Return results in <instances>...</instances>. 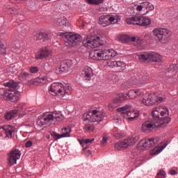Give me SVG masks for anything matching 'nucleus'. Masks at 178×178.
<instances>
[{"label": "nucleus", "instance_id": "27", "mask_svg": "<svg viewBox=\"0 0 178 178\" xmlns=\"http://www.w3.org/2000/svg\"><path fill=\"white\" fill-rule=\"evenodd\" d=\"M127 93H119L117 95L116 97L113 99L114 102L117 104H122L123 101H126L127 99Z\"/></svg>", "mask_w": 178, "mask_h": 178}, {"label": "nucleus", "instance_id": "38", "mask_svg": "<svg viewBox=\"0 0 178 178\" xmlns=\"http://www.w3.org/2000/svg\"><path fill=\"white\" fill-rule=\"evenodd\" d=\"M70 133H72V129L70 128H64L62 129L61 137L65 138L66 137H70Z\"/></svg>", "mask_w": 178, "mask_h": 178}, {"label": "nucleus", "instance_id": "3", "mask_svg": "<svg viewBox=\"0 0 178 178\" xmlns=\"http://www.w3.org/2000/svg\"><path fill=\"white\" fill-rule=\"evenodd\" d=\"M4 87H8L9 89H6L3 92V97L6 98L8 101L11 102H16V101H19V88H20V86L17 82H15L14 81H10L7 83H3Z\"/></svg>", "mask_w": 178, "mask_h": 178}, {"label": "nucleus", "instance_id": "32", "mask_svg": "<svg viewBox=\"0 0 178 178\" xmlns=\"http://www.w3.org/2000/svg\"><path fill=\"white\" fill-rule=\"evenodd\" d=\"M165 148H166V145L163 146H157L150 152V155H158V154H161V152H162Z\"/></svg>", "mask_w": 178, "mask_h": 178}, {"label": "nucleus", "instance_id": "31", "mask_svg": "<svg viewBox=\"0 0 178 178\" xmlns=\"http://www.w3.org/2000/svg\"><path fill=\"white\" fill-rule=\"evenodd\" d=\"M95 139H78L79 143L81 145V147L83 148H87V146L90 144H92V141H94Z\"/></svg>", "mask_w": 178, "mask_h": 178}, {"label": "nucleus", "instance_id": "15", "mask_svg": "<svg viewBox=\"0 0 178 178\" xmlns=\"http://www.w3.org/2000/svg\"><path fill=\"white\" fill-rule=\"evenodd\" d=\"M15 135V128L10 125L0 127V138H12Z\"/></svg>", "mask_w": 178, "mask_h": 178}, {"label": "nucleus", "instance_id": "35", "mask_svg": "<svg viewBox=\"0 0 178 178\" xmlns=\"http://www.w3.org/2000/svg\"><path fill=\"white\" fill-rule=\"evenodd\" d=\"M18 110H12L7 112L5 115V119L6 120H10L13 118L15 117V115H17Z\"/></svg>", "mask_w": 178, "mask_h": 178}, {"label": "nucleus", "instance_id": "58", "mask_svg": "<svg viewBox=\"0 0 178 178\" xmlns=\"http://www.w3.org/2000/svg\"><path fill=\"white\" fill-rule=\"evenodd\" d=\"M8 72H10V73H16V70L13 67H10L8 68Z\"/></svg>", "mask_w": 178, "mask_h": 178}, {"label": "nucleus", "instance_id": "44", "mask_svg": "<svg viewBox=\"0 0 178 178\" xmlns=\"http://www.w3.org/2000/svg\"><path fill=\"white\" fill-rule=\"evenodd\" d=\"M120 41H121V42H129L130 36H129L128 35H122L120 37Z\"/></svg>", "mask_w": 178, "mask_h": 178}, {"label": "nucleus", "instance_id": "60", "mask_svg": "<svg viewBox=\"0 0 178 178\" xmlns=\"http://www.w3.org/2000/svg\"><path fill=\"white\" fill-rule=\"evenodd\" d=\"M130 41H131V42H137V38H136V36H132L130 38Z\"/></svg>", "mask_w": 178, "mask_h": 178}, {"label": "nucleus", "instance_id": "41", "mask_svg": "<svg viewBox=\"0 0 178 178\" xmlns=\"http://www.w3.org/2000/svg\"><path fill=\"white\" fill-rule=\"evenodd\" d=\"M115 67H119L120 70H124V67H126V63L120 60L115 61Z\"/></svg>", "mask_w": 178, "mask_h": 178}, {"label": "nucleus", "instance_id": "23", "mask_svg": "<svg viewBox=\"0 0 178 178\" xmlns=\"http://www.w3.org/2000/svg\"><path fill=\"white\" fill-rule=\"evenodd\" d=\"M92 76H94V73L92 69L90 67H86L81 72V77H83V79H91Z\"/></svg>", "mask_w": 178, "mask_h": 178}, {"label": "nucleus", "instance_id": "33", "mask_svg": "<svg viewBox=\"0 0 178 178\" xmlns=\"http://www.w3.org/2000/svg\"><path fill=\"white\" fill-rule=\"evenodd\" d=\"M138 147L142 151H145V149H149V146H148V143H147V140L145 139H143L138 144Z\"/></svg>", "mask_w": 178, "mask_h": 178}, {"label": "nucleus", "instance_id": "54", "mask_svg": "<svg viewBox=\"0 0 178 178\" xmlns=\"http://www.w3.org/2000/svg\"><path fill=\"white\" fill-rule=\"evenodd\" d=\"M106 143H108V137L104 136L101 143V145L102 147H105V145H106Z\"/></svg>", "mask_w": 178, "mask_h": 178}, {"label": "nucleus", "instance_id": "52", "mask_svg": "<svg viewBox=\"0 0 178 178\" xmlns=\"http://www.w3.org/2000/svg\"><path fill=\"white\" fill-rule=\"evenodd\" d=\"M135 6L136 7V10L138 12H141L143 9H144V4L143 2L140 3V5H136Z\"/></svg>", "mask_w": 178, "mask_h": 178}, {"label": "nucleus", "instance_id": "56", "mask_svg": "<svg viewBox=\"0 0 178 178\" xmlns=\"http://www.w3.org/2000/svg\"><path fill=\"white\" fill-rule=\"evenodd\" d=\"M33 145V142H31V140L28 141L25 147L26 148H30V147H31Z\"/></svg>", "mask_w": 178, "mask_h": 178}, {"label": "nucleus", "instance_id": "63", "mask_svg": "<svg viewBox=\"0 0 178 178\" xmlns=\"http://www.w3.org/2000/svg\"><path fill=\"white\" fill-rule=\"evenodd\" d=\"M44 1H51V0H44Z\"/></svg>", "mask_w": 178, "mask_h": 178}, {"label": "nucleus", "instance_id": "29", "mask_svg": "<svg viewBox=\"0 0 178 178\" xmlns=\"http://www.w3.org/2000/svg\"><path fill=\"white\" fill-rule=\"evenodd\" d=\"M150 55H151V53L145 52V53H142L139 54L138 56L140 62H149Z\"/></svg>", "mask_w": 178, "mask_h": 178}, {"label": "nucleus", "instance_id": "36", "mask_svg": "<svg viewBox=\"0 0 178 178\" xmlns=\"http://www.w3.org/2000/svg\"><path fill=\"white\" fill-rule=\"evenodd\" d=\"M143 9H147V11L146 12V14L148 13L150 10H154L155 9V7L152 3H149V1H145L143 2Z\"/></svg>", "mask_w": 178, "mask_h": 178}, {"label": "nucleus", "instance_id": "37", "mask_svg": "<svg viewBox=\"0 0 178 178\" xmlns=\"http://www.w3.org/2000/svg\"><path fill=\"white\" fill-rule=\"evenodd\" d=\"M94 122H85L83 123L85 127H84V130L86 131H94Z\"/></svg>", "mask_w": 178, "mask_h": 178}, {"label": "nucleus", "instance_id": "12", "mask_svg": "<svg viewBox=\"0 0 178 178\" xmlns=\"http://www.w3.org/2000/svg\"><path fill=\"white\" fill-rule=\"evenodd\" d=\"M72 67H73V60L70 59L63 60L56 67V73L57 74L67 73Z\"/></svg>", "mask_w": 178, "mask_h": 178}, {"label": "nucleus", "instance_id": "8", "mask_svg": "<svg viewBox=\"0 0 178 178\" xmlns=\"http://www.w3.org/2000/svg\"><path fill=\"white\" fill-rule=\"evenodd\" d=\"M83 44L86 48H98L101 45V38L92 31L88 34L87 38L83 40Z\"/></svg>", "mask_w": 178, "mask_h": 178}, {"label": "nucleus", "instance_id": "62", "mask_svg": "<svg viewBox=\"0 0 178 178\" xmlns=\"http://www.w3.org/2000/svg\"><path fill=\"white\" fill-rule=\"evenodd\" d=\"M46 137L47 138L49 139V135H47Z\"/></svg>", "mask_w": 178, "mask_h": 178}, {"label": "nucleus", "instance_id": "50", "mask_svg": "<svg viewBox=\"0 0 178 178\" xmlns=\"http://www.w3.org/2000/svg\"><path fill=\"white\" fill-rule=\"evenodd\" d=\"M24 106H25L24 103H19V104L15 106L16 109L15 111H17V113H18L20 109H24Z\"/></svg>", "mask_w": 178, "mask_h": 178}, {"label": "nucleus", "instance_id": "24", "mask_svg": "<svg viewBox=\"0 0 178 178\" xmlns=\"http://www.w3.org/2000/svg\"><path fill=\"white\" fill-rule=\"evenodd\" d=\"M162 60V56H161L159 54L155 52L150 53L149 62H157L158 63H161Z\"/></svg>", "mask_w": 178, "mask_h": 178}, {"label": "nucleus", "instance_id": "25", "mask_svg": "<svg viewBox=\"0 0 178 178\" xmlns=\"http://www.w3.org/2000/svg\"><path fill=\"white\" fill-rule=\"evenodd\" d=\"M56 24L60 27H67L69 26V20L65 17H59L56 20Z\"/></svg>", "mask_w": 178, "mask_h": 178}, {"label": "nucleus", "instance_id": "34", "mask_svg": "<svg viewBox=\"0 0 178 178\" xmlns=\"http://www.w3.org/2000/svg\"><path fill=\"white\" fill-rule=\"evenodd\" d=\"M83 123H88V122H92V111L89 113H85L83 115Z\"/></svg>", "mask_w": 178, "mask_h": 178}, {"label": "nucleus", "instance_id": "39", "mask_svg": "<svg viewBox=\"0 0 178 178\" xmlns=\"http://www.w3.org/2000/svg\"><path fill=\"white\" fill-rule=\"evenodd\" d=\"M52 113L53 115V120H57V122H61L63 119V116L61 113H58V111H54Z\"/></svg>", "mask_w": 178, "mask_h": 178}, {"label": "nucleus", "instance_id": "51", "mask_svg": "<svg viewBox=\"0 0 178 178\" xmlns=\"http://www.w3.org/2000/svg\"><path fill=\"white\" fill-rule=\"evenodd\" d=\"M38 67H31L29 68L30 73L34 74V73H38L39 72Z\"/></svg>", "mask_w": 178, "mask_h": 178}, {"label": "nucleus", "instance_id": "22", "mask_svg": "<svg viewBox=\"0 0 178 178\" xmlns=\"http://www.w3.org/2000/svg\"><path fill=\"white\" fill-rule=\"evenodd\" d=\"M144 83V79H143V77L140 78H136L133 79H129L127 84H129L128 87L130 88L131 87H134V86H141Z\"/></svg>", "mask_w": 178, "mask_h": 178}, {"label": "nucleus", "instance_id": "42", "mask_svg": "<svg viewBox=\"0 0 178 178\" xmlns=\"http://www.w3.org/2000/svg\"><path fill=\"white\" fill-rule=\"evenodd\" d=\"M90 5H101L104 3V0H85Z\"/></svg>", "mask_w": 178, "mask_h": 178}, {"label": "nucleus", "instance_id": "30", "mask_svg": "<svg viewBox=\"0 0 178 178\" xmlns=\"http://www.w3.org/2000/svg\"><path fill=\"white\" fill-rule=\"evenodd\" d=\"M146 144H147L148 147L151 148V147H154L155 145L159 143V138H151L149 139H145Z\"/></svg>", "mask_w": 178, "mask_h": 178}, {"label": "nucleus", "instance_id": "57", "mask_svg": "<svg viewBox=\"0 0 178 178\" xmlns=\"http://www.w3.org/2000/svg\"><path fill=\"white\" fill-rule=\"evenodd\" d=\"M114 122L118 123V124H122V120L119 118H117L114 119Z\"/></svg>", "mask_w": 178, "mask_h": 178}, {"label": "nucleus", "instance_id": "5", "mask_svg": "<svg viewBox=\"0 0 178 178\" xmlns=\"http://www.w3.org/2000/svg\"><path fill=\"white\" fill-rule=\"evenodd\" d=\"M152 34L156 42L160 44H168L170 40V30L166 28H155Z\"/></svg>", "mask_w": 178, "mask_h": 178}, {"label": "nucleus", "instance_id": "40", "mask_svg": "<svg viewBox=\"0 0 178 178\" xmlns=\"http://www.w3.org/2000/svg\"><path fill=\"white\" fill-rule=\"evenodd\" d=\"M0 54L5 55L6 54V47L3 44V40L0 38Z\"/></svg>", "mask_w": 178, "mask_h": 178}, {"label": "nucleus", "instance_id": "28", "mask_svg": "<svg viewBox=\"0 0 178 178\" xmlns=\"http://www.w3.org/2000/svg\"><path fill=\"white\" fill-rule=\"evenodd\" d=\"M111 134H113L115 138H123L124 137V132L118 129V127H114L111 131Z\"/></svg>", "mask_w": 178, "mask_h": 178}, {"label": "nucleus", "instance_id": "18", "mask_svg": "<svg viewBox=\"0 0 178 178\" xmlns=\"http://www.w3.org/2000/svg\"><path fill=\"white\" fill-rule=\"evenodd\" d=\"M22 152L19 149H14L10 152L8 157V163L12 166L17 163V160L20 159Z\"/></svg>", "mask_w": 178, "mask_h": 178}, {"label": "nucleus", "instance_id": "45", "mask_svg": "<svg viewBox=\"0 0 178 178\" xmlns=\"http://www.w3.org/2000/svg\"><path fill=\"white\" fill-rule=\"evenodd\" d=\"M131 106L130 105H125L122 107L117 108V112H121L122 113H124V111H127V109H130Z\"/></svg>", "mask_w": 178, "mask_h": 178}, {"label": "nucleus", "instance_id": "55", "mask_svg": "<svg viewBox=\"0 0 178 178\" xmlns=\"http://www.w3.org/2000/svg\"><path fill=\"white\" fill-rule=\"evenodd\" d=\"M8 13L10 15H16L17 12L16 10L13 8H10L8 9Z\"/></svg>", "mask_w": 178, "mask_h": 178}, {"label": "nucleus", "instance_id": "10", "mask_svg": "<svg viewBox=\"0 0 178 178\" xmlns=\"http://www.w3.org/2000/svg\"><path fill=\"white\" fill-rule=\"evenodd\" d=\"M159 127H163L159 124L156 119L149 120L142 124L141 131L143 133H146L148 134L152 131H154V129Z\"/></svg>", "mask_w": 178, "mask_h": 178}, {"label": "nucleus", "instance_id": "13", "mask_svg": "<svg viewBox=\"0 0 178 178\" xmlns=\"http://www.w3.org/2000/svg\"><path fill=\"white\" fill-rule=\"evenodd\" d=\"M54 122V115L52 113H44L42 116L39 117L37 121L38 126H49Z\"/></svg>", "mask_w": 178, "mask_h": 178}, {"label": "nucleus", "instance_id": "19", "mask_svg": "<svg viewBox=\"0 0 178 178\" xmlns=\"http://www.w3.org/2000/svg\"><path fill=\"white\" fill-rule=\"evenodd\" d=\"M102 120H104V114H102V112L97 109L92 110V122H93V123H99V122H102Z\"/></svg>", "mask_w": 178, "mask_h": 178}, {"label": "nucleus", "instance_id": "47", "mask_svg": "<svg viewBox=\"0 0 178 178\" xmlns=\"http://www.w3.org/2000/svg\"><path fill=\"white\" fill-rule=\"evenodd\" d=\"M51 136L55 138L56 141L59 140L60 138H62V134H58L55 131L51 132Z\"/></svg>", "mask_w": 178, "mask_h": 178}, {"label": "nucleus", "instance_id": "14", "mask_svg": "<svg viewBox=\"0 0 178 178\" xmlns=\"http://www.w3.org/2000/svg\"><path fill=\"white\" fill-rule=\"evenodd\" d=\"M67 42L66 45L68 47H74L81 42V35L77 33H69L66 35Z\"/></svg>", "mask_w": 178, "mask_h": 178}, {"label": "nucleus", "instance_id": "17", "mask_svg": "<svg viewBox=\"0 0 178 178\" xmlns=\"http://www.w3.org/2000/svg\"><path fill=\"white\" fill-rule=\"evenodd\" d=\"M127 95L130 99H136V98H143L144 95H147V92L143 89H134L129 90Z\"/></svg>", "mask_w": 178, "mask_h": 178}, {"label": "nucleus", "instance_id": "53", "mask_svg": "<svg viewBox=\"0 0 178 178\" xmlns=\"http://www.w3.org/2000/svg\"><path fill=\"white\" fill-rule=\"evenodd\" d=\"M177 70V65H173L170 67V71L168 73H173V72H176Z\"/></svg>", "mask_w": 178, "mask_h": 178}, {"label": "nucleus", "instance_id": "59", "mask_svg": "<svg viewBox=\"0 0 178 178\" xmlns=\"http://www.w3.org/2000/svg\"><path fill=\"white\" fill-rule=\"evenodd\" d=\"M92 152H91V150H87L85 152L86 156H90V155H92Z\"/></svg>", "mask_w": 178, "mask_h": 178}, {"label": "nucleus", "instance_id": "6", "mask_svg": "<svg viewBox=\"0 0 178 178\" xmlns=\"http://www.w3.org/2000/svg\"><path fill=\"white\" fill-rule=\"evenodd\" d=\"M166 101V96L165 95L149 94L146 95L143 97L141 102L146 106H153V105H158Z\"/></svg>", "mask_w": 178, "mask_h": 178}, {"label": "nucleus", "instance_id": "61", "mask_svg": "<svg viewBox=\"0 0 178 178\" xmlns=\"http://www.w3.org/2000/svg\"><path fill=\"white\" fill-rule=\"evenodd\" d=\"M170 174L172 175V176L175 175H177V172H176V170H172L170 172Z\"/></svg>", "mask_w": 178, "mask_h": 178}, {"label": "nucleus", "instance_id": "48", "mask_svg": "<svg viewBox=\"0 0 178 178\" xmlns=\"http://www.w3.org/2000/svg\"><path fill=\"white\" fill-rule=\"evenodd\" d=\"M29 76H30V74L26 72H22L19 74V77H22V80H26Z\"/></svg>", "mask_w": 178, "mask_h": 178}, {"label": "nucleus", "instance_id": "7", "mask_svg": "<svg viewBox=\"0 0 178 178\" xmlns=\"http://www.w3.org/2000/svg\"><path fill=\"white\" fill-rule=\"evenodd\" d=\"M138 136L132 135L128 138L119 141L115 144V148L118 151H122L123 149H128L130 147H133L137 141H138Z\"/></svg>", "mask_w": 178, "mask_h": 178}, {"label": "nucleus", "instance_id": "11", "mask_svg": "<svg viewBox=\"0 0 178 178\" xmlns=\"http://www.w3.org/2000/svg\"><path fill=\"white\" fill-rule=\"evenodd\" d=\"M126 22L127 24H136L143 27H147L152 23L151 19L145 17H132L127 18Z\"/></svg>", "mask_w": 178, "mask_h": 178}, {"label": "nucleus", "instance_id": "16", "mask_svg": "<svg viewBox=\"0 0 178 178\" xmlns=\"http://www.w3.org/2000/svg\"><path fill=\"white\" fill-rule=\"evenodd\" d=\"M54 55V51L51 47H44L41 48L38 52L35 53L36 59H45L52 56Z\"/></svg>", "mask_w": 178, "mask_h": 178}, {"label": "nucleus", "instance_id": "49", "mask_svg": "<svg viewBox=\"0 0 178 178\" xmlns=\"http://www.w3.org/2000/svg\"><path fill=\"white\" fill-rule=\"evenodd\" d=\"M116 102H115L113 100L112 102H111L109 104H108V109L109 111H113V109H115V108H116Z\"/></svg>", "mask_w": 178, "mask_h": 178}, {"label": "nucleus", "instance_id": "46", "mask_svg": "<svg viewBox=\"0 0 178 178\" xmlns=\"http://www.w3.org/2000/svg\"><path fill=\"white\" fill-rule=\"evenodd\" d=\"M157 178H165L166 177V172L162 170H160L158 173H157V175L156 177Z\"/></svg>", "mask_w": 178, "mask_h": 178}, {"label": "nucleus", "instance_id": "21", "mask_svg": "<svg viewBox=\"0 0 178 178\" xmlns=\"http://www.w3.org/2000/svg\"><path fill=\"white\" fill-rule=\"evenodd\" d=\"M138 116H140V112L135 110L132 111H127L124 114V118L127 119V120H129V122H133V120L136 118H138Z\"/></svg>", "mask_w": 178, "mask_h": 178}, {"label": "nucleus", "instance_id": "1", "mask_svg": "<svg viewBox=\"0 0 178 178\" xmlns=\"http://www.w3.org/2000/svg\"><path fill=\"white\" fill-rule=\"evenodd\" d=\"M118 56V51L112 49H99L92 50L89 53V58L92 60H108L107 66L108 67H116V61H112L111 59Z\"/></svg>", "mask_w": 178, "mask_h": 178}, {"label": "nucleus", "instance_id": "9", "mask_svg": "<svg viewBox=\"0 0 178 178\" xmlns=\"http://www.w3.org/2000/svg\"><path fill=\"white\" fill-rule=\"evenodd\" d=\"M122 19L119 15H104L99 17V24L102 27H108L111 24H116L120 22Z\"/></svg>", "mask_w": 178, "mask_h": 178}, {"label": "nucleus", "instance_id": "4", "mask_svg": "<svg viewBox=\"0 0 178 178\" xmlns=\"http://www.w3.org/2000/svg\"><path fill=\"white\" fill-rule=\"evenodd\" d=\"M49 91L54 97L63 98L65 95H70L72 94V86L69 84L64 86L62 83L56 82L51 84Z\"/></svg>", "mask_w": 178, "mask_h": 178}, {"label": "nucleus", "instance_id": "2", "mask_svg": "<svg viewBox=\"0 0 178 178\" xmlns=\"http://www.w3.org/2000/svg\"><path fill=\"white\" fill-rule=\"evenodd\" d=\"M152 116H153L154 119H156L163 127L168 126L172 121V118L169 117V108L165 106H160L154 108L152 111Z\"/></svg>", "mask_w": 178, "mask_h": 178}, {"label": "nucleus", "instance_id": "26", "mask_svg": "<svg viewBox=\"0 0 178 178\" xmlns=\"http://www.w3.org/2000/svg\"><path fill=\"white\" fill-rule=\"evenodd\" d=\"M36 40L40 42H44V41L49 40V35L47 33L40 32L36 35Z\"/></svg>", "mask_w": 178, "mask_h": 178}, {"label": "nucleus", "instance_id": "20", "mask_svg": "<svg viewBox=\"0 0 178 178\" xmlns=\"http://www.w3.org/2000/svg\"><path fill=\"white\" fill-rule=\"evenodd\" d=\"M47 82V76H42L28 81L29 86H41Z\"/></svg>", "mask_w": 178, "mask_h": 178}, {"label": "nucleus", "instance_id": "43", "mask_svg": "<svg viewBox=\"0 0 178 178\" xmlns=\"http://www.w3.org/2000/svg\"><path fill=\"white\" fill-rule=\"evenodd\" d=\"M137 44H138V48H144V46L146 44L145 40L141 38H138L137 39Z\"/></svg>", "mask_w": 178, "mask_h": 178}]
</instances>
